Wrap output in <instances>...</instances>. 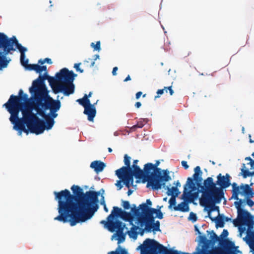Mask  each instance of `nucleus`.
<instances>
[{"label":"nucleus","instance_id":"f257e3e1","mask_svg":"<svg viewBox=\"0 0 254 254\" xmlns=\"http://www.w3.org/2000/svg\"><path fill=\"white\" fill-rule=\"evenodd\" d=\"M42 94L29 98L20 89L18 96L12 94L3 105L10 113L9 121L18 135H21L22 132L27 135L29 133L39 135L54 126L57 112L61 107L60 96L54 99L50 95L48 98Z\"/></svg>","mask_w":254,"mask_h":254},{"label":"nucleus","instance_id":"f03ea898","mask_svg":"<svg viewBox=\"0 0 254 254\" xmlns=\"http://www.w3.org/2000/svg\"><path fill=\"white\" fill-rule=\"evenodd\" d=\"M70 189L72 194L67 189L54 191L59 213L54 220L74 226L90 219L95 213V190L84 192L83 188L75 185Z\"/></svg>","mask_w":254,"mask_h":254},{"label":"nucleus","instance_id":"7ed1b4c3","mask_svg":"<svg viewBox=\"0 0 254 254\" xmlns=\"http://www.w3.org/2000/svg\"><path fill=\"white\" fill-rule=\"evenodd\" d=\"M216 184L213 182L211 177H208L203 182V185L197 186L200 188L202 193L200 198V204L202 206H207L210 204L214 206L216 203L220 202L224 197L223 190L217 187Z\"/></svg>","mask_w":254,"mask_h":254},{"label":"nucleus","instance_id":"20e7f679","mask_svg":"<svg viewBox=\"0 0 254 254\" xmlns=\"http://www.w3.org/2000/svg\"><path fill=\"white\" fill-rule=\"evenodd\" d=\"M46 80H48L49 85L52 88V92L57 94L59 93H62L63 91H60L58 89V86H60L59 79L57 76V72L55 74L54 76H51L47 71L43 74V77L40 79V81L37 83L33 89L30 92L31 97L30 98L34 97L36 96L43 94V97L45 96L48 98L49 97V91L48 90L46 84Z\"/></svg>","mask_w":254,"mask_h":254},{"label":"nucleus","instance_id":"39448f33","mask_svg":"<svg viewBox=\"0 0 254 254\" xmlns=\"http://www.w3.org/2000/svg\"><path fill=\"white\" fill-rule=\"evenodd\" d=\"M194 173L192 177H189L187 179L186 184L184 186L182 198L189 202H192L198 196V192H192L197 190V186H201L202 181V174L199 166H196L194 169Z\"/></svg>","mask_w":254,"mask_h":254},{"label":"nucleus","instance_id":"423d86ee","mask_svg":"<svg viewBox=\"0 0 254 254\" xmlns=\"http://www.w3.org/2000/svg\"><path fill=\"white\" fill-rule=\"evenodd\" d=\"M19 42L14 36L8 38L4 33L0 32V70L7 66L11 61L7 55L11 51H16V45Z\"/></svg>","mask_w":254,"mask_h":254},{"label":"nucleus","instance_id":"0eeeda50","mask_svg":"<svg viewBox=\"0 0 254 254\" xmlns=\"http://www.w3.org/2000/svg\"><path fill=\"white\" fill-rule=\"evenodd\" d=\"M57 76L60 83V86L58 87L60 91H63V94L65 96H69L73 94L75 89V85L73 82L77 74L72 70H69L68 68L64 67L57 72Z\"/></svg>","mask_w":254,"mask_h":254},{"label":"nucleus","instance_id":"6e6552de","mask_svg":"<svg viewBox=\"0 0 254 254\" xmlns=\"http://www.w3.org/2000/svg\"><path fill=\"white\" fill-rule=\"evenodd\" d=\"M153 164L147 163L144 166L143 170L140 169V172L136 175L135 178L143 179L147 181V187H151L153 190H158L165 187L164 183L157 175L155 176Z\"/></svg>","mask_w":254,"mask_h":254},{"label":"nucleus","instance_id":"1a4fd4ad","mask_svg":"<svg viewBox=\"0 0 254 254\" xmlns=\"http://www.w3.org/2000/svg\"><path fill=\"white\" fill-rule=\"evenodd\" d=\"M242 200L234 202V204L237 210V217L233 220L235 226H246L247 229L254 228V215L251 214L244 207H241Z\"/></svg>","mask_w":254,"mask_h":254},{"label":"nucleus","instance_id":"9d476101","mask_svg":"<svg viewBox=\"0 0 254 254\" xmlns=\"http://www.w3.org/2000/svg\"><path fill=\"white\" fill-rule=\"evenodd\" d=\"M152 202L149 199H147L146 203H143L140 204L138 208H136L135 205L131 208V212L133 215L136 217L138 223L140 224V227H142V222L144 221V219L148 216L147 212L144 211L145 209H154L151 208Z\"/></svg>","mask_w":254,"mask_h":254},{"label":"nucleus","instance_id":"9b49d317","mask_svg":"<svg viewBox=\"0 0 254 254\" xmlns=\"http://www.w3.org/2000/svg\"><path fill=\"white\" fill-rule=\"evenodd\" d=\"M79 105L84 107L83 113L88 117L89 121H93L95 117V103L91 104L89 99L86 96L76 100Z\"/></svg>","mask_w":254,"mask_h":254},{"label":"nucleus","instance_id":"f8f14e48","mask_svg":"<svg viewBox=\"0 0 254 254\" xmlns=\"http://www.w3.org/2000/svg\"><path fill=\"white\" fill-rule=\"evenodd\" d=\"M108 227H106L111 232H116L113 235V237L117 236L118 242V244L123 242L125 240L126 236L124 233L125 228V224L122 222H115V223L110 222L108 224Z\"/></svg>","mask_w":254,"mask_h":254},{"label":"nucleus","instance_id":"ddd939ff","mask_svg":"<svg viewBox=\"0 0 254 254\" xmlns=\"http://www.w3.org/2000/svg\"><path fill=\"white\" fill-rule=\"evenodd\" d=\"M161 207H159L158 209H145L144 211L147 212L148 216L144 219V221L142 222V227L145 225V229L147 232H150V225L151 223L154 222V214H156V217L160 219L163 217V215L160 211Z\"/></svg>","mask_w":254,"mask_h":254},{"label":"nucleus","instance_id":"4468645a","mask_svg":"<svg viewBox=\"0 0 254 254\" xmlns=\"http://www.w3.org/2000/svg\"><path fill=\"white\" fill-rule=\"evenodd\" d=\"M26 69L34 70L37 73H39L38 77L32 81V85L29 88V92H30L43 77V74H42V72L44 71H47V66L46 65H40L38 64H30L27 67H26Z\"/></svg>","mask_w":254,"mask_h":254},{"label":"nucleus","instance_id":"2eb2a0df","mask_svg":"<svg viewBox=\"0 0 254 254\" xmlns=\"http://www.w3.org/2000/svg\"><path fill=\"white\" fill-rule=\"evenodd\" d=\"M205 209L208 212V217L212 221H215L216 223V227L217 228L220 227L222 228L224 226V221L223 218V216L219 215V216L212 217L211 215V213L213 211H217L218 213H219V207L216 206L215 204H214V206L212 204H210L209 205H207V206H204Z\"/></svg>","mask_w":254,"mask_h":254},{"label":"nucleus","instance_id":"dca6fc26","mask_svg":"<svg viewBox=\"0 0 254 254\" xmlns=\"http://www.w3.org/2000/svg\"><path fill=\"white\" fill-rule=\"evenodd\" d=\"M123 212V210L117 206H114L111 213L108 216L107 220H103L101 222L102 224H104L105 227H108V224L110 222L115 223V222H121L117 220L116 218L120 217L121 215Z\"/></svg>","mask_w":254,"mask_h":254},{"label":"nucleus","instance_id":"f3484780","mask_svg":"<svg viewBox=\"0 0 254 254\" xmlns=\"http://www.w3.org/2000/svg\"><path fill=\"white\" fill-rule=\"evenodd\" d=\"M160 162L157 160L156 163L153 164V167L155 169V176L157 175L159 177L160 179L164 183V185L166 182L171 180V178L169 175V172L167 170H161V169L158 168Z\"/></svg>","mask_w":254,"mask_h":254},{"label":"nucleus","instance_id":"a211bd4d","mask_svg":"<svg viewBox=\"0 0 254 254\" xmlns=\"http://www.w3.org/2000/svg\"><path fill=\"white\" fill-rule=\"evenodd\" d=\"M120 175H119L118 173H116V175L119 178V179L123 181L125 185L127 188H129L131 186H133V176L134 177V175H133L131 173H120Z\"/></svg>","mask_w":254,"mask_h":254},{"label":"nucleus","instance_id":"6ab92c4d","mask_svg":"<svg viewBox=\"0 0 254 254\" xmlns=\"http://www.w3.org/2000/svg\"><path fill=\"white\" fill-rule=\"evenodd\" d=\"M217 178V181L216 184L219 186V188H221L222 190L227 188L230 186L231 177L228 174H226L225 176H222L221 174H219L218 175Z\"/></svg>","mask_w":254,"mask_h":254},{"label":"nucleus","instance_id":"aec40b11","mask_svg":"<svg viewBox=\"0 0 254 254\" xmlns=\"http://www.w3.org/2000/svg\"><path fill=\"white\" fill-rule=\"evenodd\" d=\"M16 50H18V51L20 53V61L21 64L25 67H27L26 65H29L28 64L29 60L26 58L25 52L28 51V49L26 47L23 46L20 43H17L16 45Z\"/></svg>","mask_w":254,"mask_h":254},{"label":"nucleus","instance_id":"412c9836","mask_svg":"<svg viewBox=\"0 0 254 254\" xmlns=\"http://www.w3.org/2000/svg\"><path fill=\"white\" fill-rule=\"evenodd\" d=\"M130 157L128 156L127 154H125L124 155V161L126 166L117 170L116 171V173H118L119 175H121L120 173H130V172L131 171V168L130 167Z\"/></svg>","mask_w":254,"mask_h":254},{"label":"nucleus","instance_id":"4be33fe9","mask_svg":"<svg viewBox=\"0 0 254 254\" xmlns=\"http://www.w3.org/2000/svg\"><path fill=\"white\" fill-rule=\"evenodd\" d=\"M207 232L208 233H209L210 236V240H208L209 245H211L212 246L214 245L215 243L217 242H219L220 245L222 247V248L219 247L220 248L222 249V250H224L225 251L227 252V250L221 245V244H223V242L225 240H228V239H225L223 240H221L220 238L213 231H212L211 232H209L208 231H207ZM229 241H230L229 240Z\"/></svg>","mask_w":254,"mask_h":254},{"label":"nucleus","instance_id":"5701e85b","mask_svg":"<svg viewBox=\"0 0 254 254\" xmlns=\"http://www.w3.org/2000/svg\"><path fill=\"white\" fill-rule=\"evenodd\" d=\"M253 229H247V236L244 238V240L251 249H254V230H253Z\"/></svg>","mask_w":254,"mask_h":254},{"label":"nucleus","instance_id":"b1692460","mask_svg":"<svg viewBox=\"0 0 254 254\" xmlns=\"http://www.w3.org/2000/svg\"><path fill=\"white\" fill-rule=\"evenodd\" d=\"M241 190V194L245 195L246 197H253L254 195V191L252 188L247 184H241L240 185Z\"/></svg>","mask_w":254,"mask_h":254},{"label":"nucleus","instance_id":"393cba45","mask_svg":"<svg viewBox=\"0 0 254 254\" xmlns=\"http://www.w3.org/2000/svg\"><path fill=\"white\" fill-rule=\"evenodd\" d=\"M100 203L101 205L104 206V210L107 212H108V209L106 206L105 201L104 199V197L103 194H100L99 191H96V211H97L99 208L98 203Z\"/></svg>","mask_w":254,"mask_h":254},{"label":"nucleus","instance_id":"a878e982","mask_svg":"<svg viewBox=\"0 0 254 254\" xmlns=\"http://www.w3.org/2000/svg\"><path fill=\"white\" fill-rule=\"evenodd\" d=\"M188 201L184 200V201L181 202L177 206H174V209L175 211H180L181 212H185L189 211V206Z\"/></svg>","mask_w":254,"mask_h":254},{"label":"nucleus","instance_id":"bb28decb","mask_svg":"<svg viewBox=\"0 0 254 254\" xmlns=\"http://www.w3.org/2000/svg\"><path fill=\"white\" fill-rule=\"evenodd\" d=\"M162 187L164 188L163 186ZM164 188H165V190H167V194L168 195H171L172 196L175 197L178 196L179 191L177 187H172L171 188H170L169 187H166L165 186Z\"/></svg>","mask_w":254,"mask_h":254},{"label":"nucleus","instance_id":"cd10ccee","mask_svg":"<svg viewBox=\"0 0 254 254\" xmlns=\"http://www.w3.org/2000/svg\"><path fill=\"white\" fill-rule=\"evenodd\" d=\"M241 174L244 178H246L248 177L252 176L254 175V171L250 172L246 167L245 164H242V167L241 169Z\"/></svg>","mask_w":254,"mask_h":254},{"label":"nucleus","instance_id":"c85d7f7f","mask_svg":"<svg viewBox=\"0 0 254 254\" xmlns=\"http://www.w3.org/2000/svg\"><path fill=\"white\" fill-rule=\"evenodd\" d=\"M138 162V160H134L133 162V164L132 165L131 171L130 173L134 175V177L135 178L137 174H138V172H140V168L137 165Z\"/></svg>","mask_w":254,"mask_h":254},{"label":"nucleus","instance_id":"c756f323","mask_svg":"<svg viewBox=\"0 0 254 254\" xmlns=\"http://www.w3.org/2000/svg\"><path fill=\"white\" fill-rule=\"evenodd\" d=\"M106 167V163L101 161L96 160V174L102 172Z\"/></svg>","mask_w":254,"mask_h":254},{"label":"nucleus","instance_id":"7c9ffc66","mask_svg":"<svg viewBox=\"0 0 254 254\" xmlns=\"http://www.w3.org/2000/svg\"><path fill=\"white\" fill-rule=\"evenodd\" d=\"M95 63V55L92 56V58H88L84 61V64L86 66L91 67H93Z\"/></svg>","mask_w":254,"mask_h":254},{"label":"nucleus","instance_id":"2f4dec72","mask_svg":"<svg viewBox=\"0 0 254 254\" xmlns=\"http://www.w3.org/2000/svg\"><path fill=\"white\" fill-rule=\"evenodd\" d=\"M108 254H127V252L125 249L119 246L115 251L110 252Z\"/></svg>","mask_w":254,"mask_h":254},{"label":"nucleus","instance_id":"473e14b6","mask_svg":"<svg viewBox=\"0 0 254 254\" xmlns=\"http://www.w3.org/2000/svg\"><path fill=\"white\" fill-rule=\"evenodd\" d=\"M120 218L125 221H130L132 217L130 213L123 210Z\"/></svg>","mask_w":254,"mask_h":254},{"label":"nucleus","instance_id":"72a5a7b5","mask_svg":"<svg viewBox=\"0 0 254 254\" xmlns=\"http://www.w3.org/2000/svg\"><path fill=\"white\" fill-rule=\"evenodd\" d=\"M240 193H238V192H233L232 198H234L235 199L237 200L236 202H239L240 200H242V203L241 204V207H245L246 205L245 204V200L242 199L241 198H239L238 197V195Z\"/></svg>","mask_w":254,"mask_h":254},{"label":"nucleus","instance_id":"f704fd0d","mask_svg":"<svg viewBox=\"0 0 254 254\" xmlns=\"http://www.w3.org/2000/svg\"><path fill=\"white\" fill-rule=\"evenodd\" d=\"M165 90H166V92H167L168 90H169L170 95H172L174 93V91L172 88V86H169L168 87H165L164 89L158 90L157 91V94L158 95H162L163 94Z\"/></svg>","mask_w":254,"mask_h":254},{"label":"nucleus","instance_id":"c9c22d12","mask_svg":"<svg viewBox=\"0 0 254 254\" xmlns=\"http://www.w3.org/2000/svg\"><path fill=\"white\" fill-rule=\"evenodd\" d=\"M139 228L138 226H136L135 225H132L131 230H130V233L132 234V236L130 235V233H129L128 234L130 236V237H132L133 238H136L137 236V230L139 229Z\"/></svg>","mask_w":254,"mask_h":254},{"label":"nucleus","instance_id":"e433bc0d","mask_svg":"<svg viewBox=\"0 0 254 254\" xmlns=\"http://www.w3.org/2000/svg\"><path fill=\"white\" fill-rule=\"evenodd\" d=\"M200 243L203 244V246L205 247H207L209 246V244L208 240L206 238V236L204 235L199 236Z\"/></svg>","mask_w":254,"mask_h":254},{"label":"nucleus","instance_id":"4c0bfd02","mask_svg":"<svg viewBox=\"0 0 254 254\" xmlns=\"http://www.w3.org/2000/svg\"><path fill=\"white\" fill-rule=\"evenodd\" d=\"M150 231L151 229H153V231H160V222L158 221H157L155 223L154 222L151 223L150 225Z\"/></svg>","mask_w":254,"mask_h":254},{"label":"nucleus","instance_id":"58836bf2","mask_svg":"<svg viewBox=\"0 0 254 254\" xmlns=\"http://www.w3.org/2000/svg\"><path fill=\"white\" fill-rule=\"evenodd\" d=\"M145 124V119H143V120L138 121L136 125L132 126L131 128L133 129L136 128L137 127L142 128L144 126Z\"/></svg>","mask_w":254,"mask_h":254},{"label":"nucleus","instance_id":"ea45409f","mask_svg":"<svg viewBox=\"0 0 254 254\" xmlns=\"http://www.w3.org/2000/svg\"><path fill=\"white\" fill-rule=\"evenodd\" d=\"M251 197H246L245 200V204H247L250 207H252L254 205V201H253L251 199Z\"/></svg>","mask_w":254,"mask_h":254},{"label":"nucleus","instance_id":"a19ab883","mask_svg":"<svg viewBox=\"0 0 254 254\" xmlns=\"http://www.w3.org/2000/svg\"><path fill=\"white\" fill-rule=\"evenodd\" d=\"M232 187H233V190H232L233 192H238V193L241 194V191L240 190H241L240 186V187L237 186V184L234 183L232 184Z\"/></svg>","mask_w":254,"mask_h":254},{"label":"nucleus","instance_id":"79ce46f5","mask_svg":"<svg viewBox=\"0 0 254 254\" xmlns=\"http://www.w3.org/2000/svg\"><path fill=\"white\" fill-rule=\"evenodd\" d=\"M189 219L191 220L193 222H195L197 220V216L196 214L192 212H191L190 213Z\"/></svg>","mask_w":254,"mask_h":254},{"label":"nucleus","instance_id":"37998d69","mask_svg":"<svg viewBox=\"0 0 254 254\" xmlns=\"http://www.w3.org/2000/svg\"><path fill=\"white\" fill-rule=\"evenodd\" d=\"M176 197L175 196H172L169 199V203L170 204L169 207L171 208L172 206H176Z\"/></svg>","mask_w":254,"mask_h":254},{"label":"nucleus","instance_id":"c03bdc74","mask_svg":"<svg viewBox=\"0 0 254 254\" xmlns=\"http://www.w3.org/2000/svg\"><path fill=\"white\" fill-rule=\"evenodd\" d=\"M81 65V63H76L74 65V68H75L77 71H79L80 73L83 72L84 70L80 68V65Z\"/></svg>","mask_w":254,"mask_h":254},{"label":"nucleus","instance_id":"a18cd8bd","mask_svg":"<svg viewBox=\"0 0 254 254\" xmlns=\"http://www.w3.org/2000/svg\"><path fill=\"white\" fill-rule=\"evenodd\" d=\"M122 202L125 209H128L130 208V204L128 201H123Z\"/></svg>","mask_w":254,"mask_h":254},{"label":"nucleus","instance_id":"49530a36","mask_svg":"<svg viewBox=\"0 0 254 254\" xmlns=\"http://www.w3.org/2000/svg\"><path fill=\"white\" fill-rule=\"evenodd\" d=\"M229 233L227 230L224 229L222 232L220 237L222 238H226L228 236Z\"/></svg>","mask_w":254,"mask_h":254},{"label":"nucleus","instance_id":"de8ad7c7","mask_svg":"<svg viewBox=\"0 0 254 254\" xmlns=\"http://www.w3.org/2000/svg\"><path fill=\"white\" fill-rule=\"evenodd\" d=\"M122 182L123 181L120 179V180L118 181L116 184V186L118 188V190H121L123 187V185H122Z\"/></svg>","mask_w":254,"mask_h":254},{"label":"nucleus","instance_id":"09e8293b","mask_svg":"<svg viewBox=\"0 0 254 254\" xmlns=\"http://www.w3.org/2000/svg\"><path fill=\"white\" fill-rule=\"evenodd\" d=\"M181 164L185 169H187L189 168V166L186 161H182Z\"/></svg>","mask_w":254,"mask_h":254},{"label":"nucleus","instance_id":"8fccbe9b","mask_svg":"<svg viewBox=\"0 0 254 254\" xmlns=\"http://www.w3.org/2000/svg\"><path fill=\"white\" fill-rule=\"evenodd\" d=\"M44 62L45 63H47L48 64H52L53 63L52 60L49 58H46L44 59Z\"/></svg>","mask_w":254,"mask_h":254},{"label":"nucleus","instance_id":"3c124183","mask_svg":"<svg viewBox=\"0 0 254 254\" xmlns=\"http://www.w3.org/2000/svg\"><path fill=\"white\" fill-rule=\"evenodd\" d=\"M142 94V93L141 91H139V92H137L135 94L136 99H138L140 97V96Z\"/></svg>","mask_w":254,"mask_h":254},{"label":"nucleus","instance_id":"603ef678","mask_svg":"<svg viewBox=\"0 0 254 254\" xmlns=\"http://www.w3.org/2000/svg\"><path fill=\"white\" fill-rule=\"evenodd\" d=\"M118 67L116 66V67H114L113 69V70H112V74L113 75H117V71L118 70Z\"/></svg>","mask_w":254,"mask_h":254},{"label":"nucleus","instance_id":"864d4df0","mask_svg":"<svg viewBox=\"0 0 254 254\" xmlns=\"http://www.w3.org/2000/svg\"><path fill=\"white\" fill-rule=\"evenodd\" d=\"M100 42H96V51H99L100 50Z\"/></svg>","mask_w":254,"mask_h":254},{"label":"nucleus","instance_id":"5fc2aeb1","mask_svg":"<svg viewBox=\"0 0 254 254\" xmlns=\"http://www.w3.org/2000/svg\"><path fill=\"white\" fill-rule=\"evenodd\" d=\"M239 228V231L240 232V233H243L246 230V228L245 227H243V226H238Z\"/></svg>","mask_w":254,"mask_h":254},{"label":"nucleus","instance_id":"6e6d98bb","mask_svg":"<svg viewBox=\"0 0 254 254\" xmlns=\"http://www.w3.org/2000/svg\"><path fill=\"white\" fill-rule=\"evenodd\" d=\"M90 167L95 171V160L91 162L90 164Z\"/></svg>","mask_w":254,"mask_h":254},{"label":"nucleus","instance_id":"4d7b16f0","mask_svg":"<svg viewBox=\"0 0 254 254\" xmlns=\"http://www.w3.org/2000/svg\"><path fill=\"white\" fill-rule=\"evenodd\" d=\"M141 103L140 102H137L135 104V107L136 108H139L141 107Z\"/></svg>","mask_w":254,"mask_h":254},{"label":"nucleus","instance_id":"13d9d810","mask_svg":"<svg viewBox=\"0 0 254 254\" xmlns=\"http://www.w3.org/2000/svg\"><path fill=\"white\" fill-rule=\"evenodd\" d=\"M248 164L250 165V166L251 167V169H254V160H253L251 162H250L248 163Z\"/></svg>","mask_w":254,"mask_h":254},{"label":"nucleus","instance_id":"bf43d9fd","mask_svg":"<svg viewBox=\"0 0 254 254\" xmlns=\"http://www.w3.org/2000/svg\"><path fill=\"white\" fill-rule=\"evenodd\" d=\"M92 94H93V93H92V92H90L89 93V94H85L84 95V96H86V98H88V99H89L90 97H91V96H92Z\"/></svg>","mask_w":254,"mask_h":254},{"label":"nucleus","instance_id":"052dcab7","mask_svg":"<svg viewBox=\"0 0 254 254\" xmlns=\"http://www.w3.org/2000/svg\"><path fill=\"white\" fill-rule=\"evenodd\" d=\"M194 230L195 232H196L198 234H199L200 235L201 233L199 231V229L196 225L194 226Z\"/></svg>","mask_w":254,"mask_h":254},{"label":"nucleus","instance_id":"680f3d73","mask_svg":"<svg viewBox=\"0 0 254 254\" xmlns=\"http://www.w3.org/2000/svg\"><path fill=\"white\" fill-rule=\"evenodd\" d=\"M140 230L139 234L141 236H142L144 234V231L146 230L145 228L144 229H139Z\"/></svg>","mask_w":254,"mask_h":254},{"label":"nucleus","instance_id":"e2e57ef3","mask_svg":"<svg viewBox=\"0 0 254 254\" xmlns=\"http://www.w3.org/2000/svg\"><path fill=\"white\" fill-rule=\"evenodd\" d=\"M130 80H131L130 77L129 75H128L124 79V81L127 82V81Z\"/></svg>","mask_w":254,"mask_h":254},{"label":"nucleus","instance_id":"0e129e2a","mask_svg":"<svg viewBox=\"0 0 254 254\" xmlns=\"http://www.w3.org/2000/svg\"><path fill=\"white\" fill-rule=\"evenodd\" d=\"M38 64H45V62H44V60H42V59H40L39 61H38Z\"/></svg>","mask_w":254,"mask_h":254},{"label":"nucleus","instance_id":"69168bd1","mask_svg":"<svg viewBox=\"0 0 254 254\" xmlns=\"http://www.w3.org/2000/svg\"><path fill=\"white\" fill-rule=\"evenodd\" d=\"M91 47L94 49V51H95V47H96V46H95V43H94V42H92L91 43V45H90Z\"/></svg>","mask_w":254,"mask_h":254},{"label":"nucleus","instance_id":"338daca9","mask_svg":"<svg viewBox=\"0 0 254 254\" xmlns=\"http://www.w3.org/2000/svg\"><path fill=\"white\" fill-rule=\"evenodd\" d=\"M223 218H224V222L226 221V222H228L229 221H230L231 220L230 218L227 217H224L223 216Z\"/></svg>","mask_w":254,"mask_h":254},{"label":"nucleus","instance_id":"774afa93","mask_svg":"<svg viewBox=\"0 0 254 254\" xmlns=\"http://www.w3.org/2000/svg\"><path fill=\"white\" fill-rule=\"evenodd\" d=\"M246 160L249 161L250 162H251L253 160L250 157H247L245 158Z\"/></svg>","mask_w":254,"mask_h":254}]
</instances>
